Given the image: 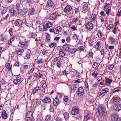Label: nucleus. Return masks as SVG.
<instances>
[{"label":"nucleus","instance_id":"obj_31","mask_svg":"<svg viewBox=\"0 0 121 121\" xmlns=\"http://www.w3.org/2000/svg\"><path fill=\"white\" fill-rule=\"evenodd\" d=\"M33 113L31 111H28L26 113V117H32Z\"/></svg>","mask_w":121,"mask_h":121},{"label":"nucleus","instance_id":"obj_40","mask_svg":"<svg viewBox=\"0 0 121 121\" xmlns=\"http://www.w3.org/2000/svg\"><path fill=\"white\" fill-rule=\"evenodd\" d=\"M9 12V11H8L7 9L6 8H4L3 10L2 11V14H4L5 13H6L7 12Z\"/></svg>","mask_w":121,"mask_h":121},{"label":"nucleus","instance_id":"obj_43","mask_svg":"<svg viewBox=\"0 0 121 121\" xmlns=\"http://www.w3.org/2000/svg\"><path fill=\"white\" fill-rule=\"evenodd\" d=\"M57 66L59 68H60L61 65V63L60 61H58L57 63Z\"/></svg>","mask_w":121,"mask_h":121},{"label":"nucleus","instance_id":"obj_63","mask_svg":"<svg viewBox=\"0 0 121 121\" xmlns=\"http://www.w3.org/2000/svg\"><path fill=\"white\" fill-rule=\"evenodd\" d=\"M79 12V9L78 8H76L75 13L76 14L78 13Z\"/></svg>","mask_w":121,"mask_h":121},{"label":"nucleus","instance_id":"obj_1","mask_svg":"<svg viewBox=\"0 0 121 121\" xmlns=\"http://www.w3.org/2000/svg\"><path fill=\"white\" fill-rule=\"evenodd\" d=\"M96 112V113L98 114L99 115H101L102 114L105 115L106 113L105 108L104 106L101 105L98 106Z\"/></svg>","mask_w":121,"mask_h":121},{"label":"nucleus","instance_id":"obj_61","mask_svg":"<svg viewBox=\"0 0 121 121\" xmlns=\"http://www.w3.org/2000/svg\"><path fill=\"white\" fill-rule=\"evenodd\" d=\"M78 18H73L72 20V22H76L78 21Z\"/></svg>","mask_w":121,"mask_h":121},{"label":"nucleus","instance_id":"obj_48","mask_svg":"<svg viewBox=\"0 0 121 121\" xmlns=\"http://www.w3.org/2000/svg\"><path fill=\"white\" fill-rule=\"evenodd\" d=\"M51 116L49 115H47L46 117V120L47 121H49V120L51 118Z\"/></svg>","mask_w":121,"mask_h":121},{"label":"nucleus","instance_id":"obj_8","mask_svg":"<svg viewBox=\"0 0 121 121\" xmlns=\"http://www.w3.org/2000/svg\"><path fill=\"white\" fill-rule=\"evenodd\" d=\"M42 102L44 104H49L51 101L50 98L48 97H46L42 100Z\"/></svg>","mask_w":121,"mask_h":121},{"label":"nucleus","instance_id":"obj_46","mask_svg":"<svg viewBox=\"0 0 121 121\" xmlns=\"http://www.w3.org/2000/svg\"><path fill=\"white\" fill-rule=\"evenodd\" d=\"M50 37L49 36H47L46 38V42H48L50 41Z\"/></svg>","mask_w":121,"mask_h":121},{"label":"nucleus","instance_id":"obj_11","mask_svg":"<svg viewBox=\"0 0 121 121\" xmlns=\"http://www.w3.org/2000/svg\"><path fill=\"white\" fill-rule=\"evenodd\" d=\"M22 23V20L19 19H17L15 22L14 24L16 26H21Z\"/></svg>","mask_w":121,"mask_h":121},{"label":"nucleus","instance_id":"obj_4","mask_svg":"<svg viewBox=\"0 0 121 121\" xmlns=\"http://www.w3.org/2000/svg\"><path fill=\"white\" fill-rule=\"evenodd\" d=\"M79 111V109L77 107L75 106L73 107L71 111L72 114L73 115H75L78 113Z\"/></svg>","mask_w":121,"mask_h":121},{"label":"nucleus","instance_id":"obj_54","mask_svg":"<svg viewBox=\"0 0 121 121\" xmlns=\"http://www.w3.org/2000/svg\"><path fill=\"white\" fill-rule=\"evenodd\" d=\"M9 32L10 36H12L13 34L12 29L10 28L9 30Z\"/></svg>","mask_w":121,"mask_h":121},{"label":"nucleus","instance_id":"obj_49","mask_svg":"<svg viewBox=\"0 0 121 121\" xmlns=\"http://www.w3.org/2000/svg\"><path fill=\"white\" fill-rule=\"evenodd\" d=\"M93 41L92 39H90L89 40L88 43H89L90 46H93V44H92Z\"/></svg>","mask_w":121,"mask_h":121},{"label":"nucleus","instance_id":"obj_12","mask_svg":"<svg viewBox=\"0 0 121 121\" xmlns=\"http://www.w3.org/2000/svg\"><path fill=\"white\" fill-rule=\"evenodd\" d=\"M62 29L60 26H58L57 27L54 28V33L55 34H59V32L61 31Z\"/></svg>","mask_w":121,"mask_h":121},{"label":"nucleus","instance_id":"obj_50","mask_svg":"<svg viewBox=\"0 0 121 121\" xmlns=\"http://www.w3.org/2000/svg\"><path fill=\"white\" fill-rule=\"evenodd\" d=\"M43 59H40L38 61L36 62V63L38 64H40L43 63Z\"/></svg>","mask_w":121,"mask_h":121},{"label":"nucleus","instance_id":"obj_15","mask_svg":"<svg viewBox=\"0 0 121 121\" xmlns=\"http://www.w3.org/2000/svg\"><path fill=\"white\" fill-rule=\"evenodd\" d=\"M86 27L88 30L92 29L93 27V25L92 23L88 22L86 25Z\"/></svg>","mask_w":121,"mask_h":121},{"label":"nucleus","instance_id":"obj_20","mask_svg":"<svg viewBox=\"0 0 121 121\" xmlns=\"http://www.w3.org/2000/svg\"><path fill=\"white\" fill-rule=\"evenodd\" d=\"M9 12H7L3 14H2V16L3 20L6 19L8 17L9 15Z\"/></svg>","mask_w":121,"mask_h":121},{"label":"nucleus","instance_id":"obj_18","mask_svg":"<svg viewBox=\"0 0 121 121\" xmlns=\"http://www.w3.org/2000/svg\"><path fill=\"white\" fill-rule=\"evenodd\" d=\"M121 92V91L119 89L115 90L114 91H113L112 94L114 96H117L119 95L120 92Z\"/></svg>","mask_w":121,"mask_h":121},{"label":"nucleus","instance_id":"obj_36","mask_svg":"<svg viewBox=\"0 0 121 121\" xmlns=\"http://www.w3.org/2000/svg\"><path fill=\"white\" fill-rule=\"evenodd\" d=\"M68 52H71L72 54H73L75 52H76V51L74 49H71L70 48V49H69Z\"/></svg>","mask_w":121,"mask_h":121},{"label":"nucleus","instance_id":"obj_29","mask_svg":"<svg viewBox=\"0 0 121 121\" xmlns=\"http://www.w3.org/2000/svg\"><path fill=\"white\" fill-rule=\"evenodd\" d=\"M64 115L65 119L66 120L68 119L69 117V114L67 112H65L64 114Z\"/></svg>","mask_w":121,"mask_h":121},{"label":"nucleus","instance_id":"obj_21","mask_svg":"<svg viewBox=\"0 0 121 121\" xmlns=\"http://www.w3.org/2000/svg\"><path fill=\"white\" fill-rule=\"evenodd\" d=\"M21 80L20 79L16 78L13 81V82L15 85H18L21 83Z\"/></svg>","mask_w":121,"mask_h":121},{"label":"nucleus","instance_id":"obj_10","mask_svg":"<svg viewBox=\"0 0 121 121\" xmlns=\"http://www.w3.org/2000/svg\"><path fill=\"white\" fill-rule=\"evenodd\" d=\"M113 109L114 110L117 111H118L121 110V104H117L114 105L113 107Z\"/></svg>","mask_w":121,"mask_h":121},{"label":"nucleus","instance_id":"obj_57","mask_svg":"<svg viewBox=\"0 0 121 121\" xmlns=\"http://www.w3.org/2000/svg\"><path fill=\"white\" fill-rule=\"evenodd\" d=\"M92 75L95 78H96L97 77V75L98 74L97 73H92Z\"/></svg>","mask_w":121,"mask_h":121},{"label":"nucleus","instance_id":"obj_47","mask_svg":"<svg viewBox=\"0 0 121 121\" xmlns=\"http://www.w3.org/2000/svg\"><path fill=\"white\" fill-rule=\"evenodd\" d=\"M102 32L101 31H99V32H98V36L99 38H101V37L102 36Z\"/></svg>","mask_w":121,"mask_h":121},{"label":"nucleus","instance_id":"obj_2","mask_svg":"<svg viewBox=\"0 0 121 121\" xmlns=\"http://www.w3.org/2000/svg\"><path fill=\"white\" fill-rule=\"evenodd\" d=\"M109 90L107 88H105L102 89L99 94V97L100 98H101L104 96L106 95L109 92Z\"/></svg>","mask_w":121,"mask_h":121},{"label":"nucleus","instance_id":"obj_22","mask_svg":"<svg viewBox=\"0 0 121 121\" xmlns=\"http://www.w3.org/2000/svg\"><path fill=\"white\" fill-rule=\"evenodd\" d=\"M40 88L38 86L34 88L33 90L32 93L33 94H35L37 92L38 90H40Z\"/></svg>","mask_w":121,"mask_h":121},{"label":"nucleus","instance_id":"obj_25","mask_svg":"<svg viewBox=\"0 0 121 121\" xmlns=\"http://www.w3.org/2000/svg\"><path fill=\"white\" fill-rule=\"evenodd\" d=\"M59 54L62 57L64 56L66 54V53L64 52L63 50L62 49L60 50Z\"/></svg>","mask_w":121,"mask_h":121},{"label":"nucleus","instance_id":"obj_26","mask_svg":"<svg viewBox=\"0 0 121 121\" xmlns=\"http://www.w3.org/2000/svg\"><path fill=\"white\" fill-rule=\"evenodd\" d=\"M110 43L112 44L115 43V40L112 37H110L109 38Z\"/></svg>","mask_w":121,"mask_h":121},{"label":"nucleus","instance_id":"obj_38","mask_svg":"<svg viewBox=\"0 0 121 121\" xmlns=\"http://www.w3.org/2000/svg\"><path fill=\"white\" fill-rule=\"evenodd\" d=\"M34 11L35 9L34 8H32L30 9L29 10V12L30 13V15H32L33 14Z\"/></svg>","mask_w":121,"mask_h":121},{"label":"nucleus","instance_id":"obj_37","mask_svg":"<svg viewBox=\"0 0 121 121\" xmlns=\"http://www.w3.org/2000/svg\"><path fill=\"white\" fill-rule=\"evenodd\" d=\"M100 44V41L97 42L95 45L96 48L97 49H99V46Z\"/></svg>","mask_w":121,"mask_h":121},{"label":"nucleus","instance_id":"obj_60","mask_svg":"<svg viewBox=\"0 0 121 121\" xmlns=\"http://www.w3.org/2000/svg\"><path fill=\"white\" fill-rule=\"evenodd\" d=\"M73 39H78L77 35L76 34H75L73 36Z\"/></svg>","mask_w":121,"mask_h":121},{"label":"nucleus","instance_id":"obj_19","mask_svg":"<svg viewBox=\"0 0 121 121\" xmlns=\"http://www.w3.org/2000/svg\"><path fill=\"white\" fill-rule=\"evenodd\" d=\"M105 79L106 83L105 85H109L110 84V83L112 82V80L111 79H109L108 78H107V77H106Z\"/></svg>","mask_w":121,"mask_h":121},{"label":"nucleus","instance_id":"obj_34","mask_svg":"<svg viewBox=\"0 0 121 121\" xmlns=\"http://www.w3.org/2000/svg\"><path fill=\"white\" fill-rule=\"evenodd\" d=\"M6 67L8 69V71H11V69L10 68V64L9 63H7L6 64Z\"/></svg>","mask_w":121,"mask_h":121},{"label":"nucleus","instance_id":"obj_23","mask_svg":"<svg viewBox=\"0 0 121 121\" xmlns=\"http://www.w3.org/2000/svg\"><path fill=\"white\" fill-rule=\"evenodd\" d=\"M63 48L64 50L68 52L70 49V48L69 47V45L68 44H66L63 46Z\"/></svg>","mask_w":121,"mask_h":121},{"label":"nucleus","instance_id":"obj_17","mask_svg":"<svg viewBox=\"0 0 121 121\" xmlns=\"http://www.w3.org/2000/svg\"><path fill=\"white\" fill-rule=\"evenodd\" d=\"M59 103V99L56 97L53 101L54 105L55 106H57Z\"/></svg>","mask_w":121,"mask_h":121},{"label":"nucleus","instance_id":"obj_24","mask_svg":"<svg viewBox=\"0 0 121 121\" xmlns=\"http://www.w3.org/2000/svg\"><path fill=\"white\" fill-rule=\"evenodd\" d=\"M109 4L106 3H105L104 7V10L105 11H106L107 9L109 8Z\"/></svg>","mask_w":121,"mask_h":121},{"label":"nucleus","instance_id":"obj_7","mask_svg":"<svg viewBox=\"0 0 121 121\" xmlns=\"http://www.w3.org/2000/svg\"><path fill=\"white\" fill-rule=\"evenodd\" d=\"M77 93L79 96H82L84 94V91L83 88L81 87H79L78 91L77 92Z\"/></svg>","mask_w":121,"mask_h":121},{"label":"nucleus","instance_id":"obj_51","mask_svg":"<svg viewBox=\"0 0 121 121\" xmlns=\"http://www.w3.org/2000/svg\"><path fill=\"white\" fill-rule=\"evenodd\" d=\"M113 27V25L112 24H110L107 27V28L108 30L110 29L111 28H112Z\"/></svg>","mask_w":121,"mask_h":121},{"label":"nucleus","instance_id":"obj_44","mask_svg":"<svg viewBox=\"0 0 121 121\" xmlns=\"http://www.w3.org/2000/svg\"><path fill=\"white\" fill-rule=\"evenodd\" d=\"M32 117H26V121H31V119Z\"/></svg>","mask_w":121,"mask_h":121},{"label":"nucleus","instance_id":"obj_28","mask_svg":"<svg viewBox=\"0 0 121 121\" xmlns=\"http://www.w3.org/2000/svg\"><path fill=\"white\" fill-rule=\"evenodd\" d=\"M24 49H19L17 50V55H19L21 54L23 52Z\"/></svg>","mask_w":121,"mask_h":121},{"label":"nucleus","instance_id":"obj_13","mask_svg":"<svg viewBox=\"0 0 121 121\" xmlns=\"http://www.w3.org/2000/svg\"><path fill=\"white\" fill-rule=\"evenodd\" d=\"M46 6L49 7L51 8H53L54 7L55 5L52 1L51 0H49L48 1Z\"/></svg>","mask_w":121,"mask_h":121},{"label":"nucleus","instance_id":"obj_39","mask_svg":"<svg viewBox=\"0 0 121 121\" xmlns=\"http://www.w3.org/2000/svg\"><path fill=\"white\" fill-rule=\"evenodd\" d=\"M33 75L34 77L36 78H38L39 77V76L38 74L36 72L34 73H33Z\"/></svg>","mask_w":121,"mask_h":121},{"label":"nucleus","instance_id":"obj_45","mask_svg":"<svg viewBox=\"0 0 121 121\" xmlns=\"http://www.w3.org/2000/svg\"><path fill=\"white\" fill-rule=\"evenodd\" d=\"M78 49L79 51H82L84 50V48L83 46H80L78 47Z\"/></svg>","mask_w":121,"mask_h":121},{"label":"nucleus","instance_id":"obj_59","mask_svg":"<svg viewBox=\"0 0 121 121\" xmlns=\"http://www.w3.org/2000/svg\"><path fill=\"white\" fill-rule=\"evenodd\" d=\"M88 55L90 57H92L93 56V53L92 52H90L88 53Z\"/></svg>","mask_w":121,"mask_h":121},{"label":"nucleus","instance_id":"obj_30","mask_svg":"<svg viewBox=\"0 0 121 121\" xmlns=\"http://www.w3.org/2000/svg\"><path fill=\"white\" fill-rule=\"evenodd\" d=\"M25 24L27 26H29L31 25V22L29 20H27L26 21Z\"/></svg>","mask_w":121,"mask_h":121},{"label":"nucleus","instance_id":"obj_62","mask_svg":"<svg viewBox=\"0 0 121 121\" xmlns=\"http://www.w3.org/2000/svg\"><path fill=\"white\" fill-rule=\"evenodd\" d=\"M93 102L94 101L92 99H90L88 100V101L87 102V103L88 102L89 104H91L93 103Z\"/></svg>","mask_w":121,"mask_h":121},{"label":"nucleus","instance_id":"obj_53","mask_svg":"<svg viewBox=\"0 0 121 121\" xmlns=\"http://www.w3.org/2000/svg\"><path fill=\"white\" fill-rule=\"evenodd\" d=\"M97 79L98 81L99 82L102 79L101 77L100 76H98L97 77Z\"/></svg>","mask_w":121,"mask_h":121},{"label":"nucleus","instance_id":"obj_9","mask_svg":"<svg viewBox=\"0 0 121 121\" xmlns=\"http://www.w3.org/2000/svg\"><path fill=\"white\" fill-rule=\"evenodd\" d=\"M72 10V7L70 5L66 6L64 9V11L65 13H68Z\"/></svg>","mask_w":121,"mask_h":121},{"label":"nucleus","instance_id":"obj_14","mask_svg":"<svg viewBox=\"0 0 121 121\" xmlns=\"http://www.w3.org/2000/svg\"><path fill=\"white\" fill-rule=\"evenodd\" d=\"M83 12L84 13H86L87 12L88 10V4L86 3L82 7Z\"/></svg>","mask_w":121,"mask_h":121},{"label":"nucleus","instance_id":"obj_41","mask_svg":"<svg viewBox=\"0 0 121 121\" xmlns=\"http://www.w3.org/2000/svg\"><path fill=\"white\" fill-rule=\"evenodd\" d=\"M114 67V65H113L112 64L109 66L108 67V69L109 70H112L113 69Z\"/></svg>","mask_w":121,"mask_h":121},{"label":"nucleus","instance_id":"obj_42","mask_svg":"<svg viewBox=\"0 0 121 121\" xmlns=\"http://www.w3.org/2000/svg\"><path fill=\"white\" fill-rule=\"evenodd\" d=\"M31 52H27L26 54V57L28 58H30L31 56Z\"/></svg>","mask_w":121,"mask_h":121},{"label":"nucleus","instance_id":"obj_58","mask_svg":"<svg viewBox=\"0 0 121 121\" xmlns=\"http://www.w3.org/2000/svg\"><path fill=\"white\" fill-rule=\"evenodd\" d=\"M118 16H121V10L119 9L118 12L117 13Z\"/></svg>","mask_w":121,"mask_h":121},{"label":"nucleus","instance_id":"obj_33","mask_svg":"<svg viewBox=\"0 0 121 121\" xmlns=\"http://www.w3.org/2000/svg\"><path fill=\"white\" fill-rule=\"evenodd\" d=\"M6 37L4 35L2 34L0 36V40L4 41L6 40Z\"/></svg>","mask_w":121,"mask_h":121},{"label":"nucleus","instance_id":"obj_32","mask_svg":"<svg viewBox=\"0 0 121 121\" xmlns=\"http://www.w3.org/2000/svg\"><path fill=\"white\" fill-rule=\"evenodd\" d=\"M111 119H112L113 120H116L117 118V117L116 114L113 113L111 115Z\"/></svg>","mask_w":121,"mask_h":121},{"label":"nucleus","instance_id":"obj_6","mask_svg":"<svg viewBox=\"0 0 121 121\" xmlns=\"http://www.w3.org/2000/svg\"><path fill=\"white\" fill-rule=\"evenodd\" d=\"M112 100H113V103L115 104H118L119 103V102H120L121 99L119 97H114L112 98Z\"/></svg>","mask_w":121,"mask_h":121},{"label":"nucleus","instance_id":"obj_27","mask_svg":"<svg viewBox=\"0 0 121 121\" xmlns=\"http://www.w3.org/2000/svg\"><path fill=\"white\" fill-rule=\"evenodd\" d=\"M9 11L11 16H13L15 15L16 12L13 9H10L9 10Z\"/></svg>","mask_w":121,"mask_h":121},{"label":"nucleus","instance_id":"obj_52","mask_svg":"<svg viewBox=\"0 0 121 121\" xmlns=\"http://www.w3.org/2000/svg\"><path fill=\"white\" fill-rule=\"evenodd\" d=\"M98 65V63L96 62H95L94 63V64L93 65V67L94 68H96L97 66Z\"/></svg>","mask_w":121,"mask_h":121},{"label":"nucleus","instance_id":"obj_64","mask_svg":"<svg viewBox=\"0 0 121 121\" xmlns=\"http://www.w3.org/2000/svg\"><path fill=\"white\" fill-rule=\"evenodd\" d=\"M1 82L2 84H3V85H4L6 83V82L5 81H4V80H3V79H1Z\"/></svg>","mask_w":121,"mask_h":121},{"label":"nucleus","instance_id":"obj_55","mask_svg":"<svg viewBox=\"0 0 121 121\" xmlns=\"http://www.w3.org/2000/svg\"><path fill=\"white\" fill-rule=\"evenodd\" d=\"M20 5L19 4H17L16 5V9L19 11V10L20 8Z\"/></svg>","mask_w":121,"mask_h":121},{"label":"nucleus","instance_id":"obj_5","mask_svg":"<svg viewBox=\"0 0 121 121\" xmlns=\"http://www.w3.org/2000/svg\"><path fill=\"white\" fill-rule=\"evenodd\" d=\"M1 117L4 120L6 119L8 117V116L6 111L3 110L1 112Z\"/></svg>","mask_w":121,"mask_h":121},{"label":"nucleus","instance_id":"obj_35","mask_svg":"<svg viewBox=\"0 0 121 121\" xmlns=\"http://www.w3.org/2000/svg\"><path fill=\"white\" fill-rule=\"evenodd\" d=\"M28 44L27 42H23V44H22V48H26L28 46Z\"/></svg>","mask_w":121,"mask_h":121},{"label":"nucleus","instance_id":"obj_56","mask_svg":"<svg viewBox=\"0 0 121 121\" xmlns=\"http://www.w3.org/2000/svg\"><path fill=\"white\" fill-rule=\"evenodd\" d=\"M68 98L67 96H65L64 98V101L66 102H67L68 101Z\"/></svg>","mask_w":121,"mask_h":121},{"label":"nucleus","instance_id":"obj_16","mask_svg":"<svg viewBox=\"0 0 121 121\" xmlns=\"http://www.w3.org/2000/svg\"><path fill=\"white\" fill-rule=\"evenodd\" d=\"M57 17V14L56 13H55L51 14L49 18L51 20H54Z\"/></svg>","mask_w":121,"mask_h":121},{"label":"nucleus","instance_id":"obj_3","mask_svg":"<svg viewBox=\"0 0 121 121\" xmlns=\"http://www.w3.org/2000/svg\"><path fill=\"white\" fill-rule=\"evenodd\" d=\"M43 31H46L47 30L48 28H49L52 26V24L49 21H46L43 24Z\"/></svg>","mask_w":121,"mask_h":121}]
</instances>
